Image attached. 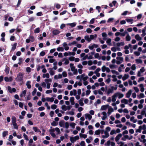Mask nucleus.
Here are the masks:
<instances>
[{"label": "nucleus", "mask_w": 146, "mask_h": 146, "mask_svg": "<svg viewBox=\"0 0 146 146\" xmlns=\"http://www.w3.org/2000/svg\"><path fill=\"white\" fill-rule=\"evenodd\" d=\"M16 80L17 82H22L23 84V74L21 72L19 73L16 78Z\"/></svg>", "instance_id": "nucleus-1"}, {"label": "nucleus", "mask_w": 146, "mask_h": 146, "mask_svg": "<svg viewBox=\"0 0 146 146\" xmlns=\"http://www.w3.org/2000/svg\"><path fill=\"white\" fill-rule=\"evenodd\" d=\"M79 139V137L78 135H77L74 137H70V140L72 143H73L74 142L76 141L77 140Z\"/></svg>", "instance_id": "nucleus-2"}, {"label": "nucleus", "mask_w": 146, "mask_h": 146, "mask_svg": "<svg viewBox=\"0 0 146 146\" xmlns=\"http://www.w3.org/2000/svg\"><path fill=\"white\" fill-rule=\"evenodd\" d=\"M45 81L46 82V83L47 84L46 85V88L47 89H49L50 88V83H49L48 82H51L52 81V80L51 79H46L45 80Z\"/></svg>", "instance_id": "nucleus-3"}, {"label": "nucleus", "mask_w": 146, "mask_h": 146, "mask_svg": "<svg viewBox=\"0 0 146 146\" xmlns=\"http://www.w3.org/2000/svg\"><path fill=\"white\" fill-rule=\"evenodd\" d=\"M109 105L107 104L102 106L101 108V110H105L109 107Z\"/></svg>", "instance_id": "nucleus-4"}, {"label": "nucleus", "mask_w": 146, "mask_h": 146, "mask_svg": "<svg viewBox=\"0 0 146 146\" xmlns=\"http://www.w3.org/2000/svg\"><path fill=\"white\" fill-rule=\"evenodd\" d=\"M12 78L10 77L9 78L8 77H5L4 78V80L6 82H11L13 80Z\"/></svg>", "instance_id": "nucleus-5"}, {"label": "nucleus", "mask_w": 146, "mask_h": 146, "mask_svg": "<svg viewBox=\"0 0 146 146\" xmlns=\"http://www.w3.org/2000/svg\"><path fill=\"white\" fill-rule=\"evenodd\" d=\"M85 76L84 74H81L80 75V76L81 78H82V80L84 81H86V80L88 78V76H86L85 77L84 76Z\"/></svg>", "instance_id": "nucleus-6"}, {"label": "nucleus", "mask_w": 146, "mask_h": 146, "mask_svg": "<svg viewBox=\"0 0 146 146\" xmlns=\"http://www.w3.org/2000/svg\"><path fill=\"white\" fill-rule=\"evenodd\" d=\"M116 96H117V97L118 96L119 99H120L123 96V95L119 92H117L115 93Z\"/></svg>", "instance_id": "nucleus-7"}, {"label": "nucleus", "mask_w": 146, "mask_h": 146, "mask_svg": "<svg viewBox=\"0 0 146 146\" xmlns=\"http://www.w3.org/2000/svg\"><path fill=\"white\" fill-rule=\"evenodd\" d=\"M60 33V31L57 29L54 30L52 31V33L54 35H57L59 34Z\"/></svg>", "instance_id": "nucleus-8"}, {"label": "nucleus", "mask_w": 146, "mask_h": 146, "mask_svg": "<svg viewBox=\"0 0 146 146\" xmlns=\"http://www.w3.org/2000/svg\"><path fill=\"white\" fill-rule=\"evenodd\" d=\"M113 109L112 107L110 106L108 110V115H110L112 112L113 111Z\"/></svg>", "instance_id": "nucleus-9"}, {"label": "nucleus", "mask_w": 146, "mask_h": 146, "mask_svg": "<svg viewBox=\"0 0 146 146\" xmlns=\"http://www.w3.org/2000/svg\"><path fill=\"white\" fill-rule=\"evenodd\" d=\"M85 117L86 119H87L88 118L89 120H91L92 117V116L88 113L85 114Z\"/></svg>", "instance_id": "nucleus-10"}, {"label": "nucleus", "mask_w": 146, "mask_h": 146, "mask_svg": "<svg viewBox=\"0 0 146 146\" xmlns=\"http://www.w3.org/2000/svg\"><path fill=\"white\" fill-rule=\"evenodd\" d=\"M122 134L121 133L118 134L115 138V140L116 142H117L119 139L121 137Z\"/></svg>", "instance_id": "nucleus-11"}, {"label": "nucleus", "mask_w": 146, "mask_h": 146, "mask_svg": "<svg viewBox=\"0 0 146 146\" xmlns=\"http://www.w3.org/2000/svg\"><path fill=\"white\" fill-rule=\"evenodd\" d=\"M70 101L71 102V104L73 105L75 104L74 98V97H71L70 98Z\"/></svg>", "instance_id": "nucleus-12"}, {"label": "nucleus", "mask_w": 146, "mask_h": 146, "mask_svg": "<svg viewBox=\"0 0 146 146\" xmlns=\"http://www.w3.org/2000/svg\"><path fill=\"white\" fill-rule=\"evenodd\" d=\"M27 93V90H25L24 91H23L21 93V94L20 95V96L21 98H22L23 97V96H25V95Z\"/></svg>", "instance_id": "nucleus-13"}, {"label": "nucleus", "mask_w": 146, "mask_h": 146, "mask_svg": "<svg viewBox=\"0 0 146 146\" xmlns=\"http://www.w3.org/2000/svg\"><path fill=\"white\" fill-rule=\"evenodd\" d=\"M59 125L61 127H64V120L60 121L59 122Z\"/></svg>", "instance_id": "nucleus-14"}, {"label": "nucleus", "mask_w": 146, "mask_h": 146, "mask_svg": "<svg viewBox=\"0 0 146 146\" xmlns=\"http://www.w3.org/2000/svg\"><path fill=\"white\" fill-rule=\"evenodd\" d=\"M54 98L53 97L49 98L47 97L46 98V100L47 101L52 102L54 100Z\"/></svg>", "instance_id": "nucleus-15"}, {"label": "nucleus", "mask_w": 146, "mask_h": 146, "mask_svg": "<svg viewBox=\"0 0 146 146\" xmlns=\"http://www.w3.org/2000/svg\"><path fill=\"white\" fill-rule=\"evenodd\" d=\"M31 82L30 81H28L26 83V85L27 86L28 89H30L31 88Z\"/></svg>", "instance_id": "nucleus-16"}, {"label": "nucleus", "mask_w": 146, "mask_h": 146, "mask_svg": "<svg viewBox=\"0 0 146 146\" xmlns=\"http://www.w3.org/2000/svg\"><path fill=\"white\" fill-rule=\"evenodd\" d=\"M135 38L138 41L141 40L142 39L141 37H140L139 35L138 34H137L135 35Z\"/></svg>", "instance_id": "nucleus-17"}, {"label": "nucleus", "mask_w": 146, "mask_h": 146, "mask_svg": "<svg viewBox=\"0 0 146 146\" xmlns=\"http://www.w3.org/2000/svg\"><path fill=\"white\" fill-rule=\"evenodd\" d=\"M102 35L103 37V39L104 40H106V37H107V35L106 33L104 32L102 33Z\"/></svg>", "instance_id": "nucleus-18"}, {"label": "nucleus", "mask_w": 146, "mask_h": 146, "mask_svg": "<svg viewBox=\"0 0 146 146\" xmlns=\"http://www.w3.org/2000/svg\"><path fill=\"white\" fill-rule=\"evenodd\" d=\"M33 130L36 132H39L40 133L41 131L40 130L38 129V128L37 127H33Z\"/></svg>", "instance_id": "nucleus-19"}, {"label": "nucleus", "mask_w": 146, "mask_h": 146, "mask_svg": "<svg viewBox=\"0 0 146 146\" xmlns=\"http://www.w3.org/2000/svg\"><path fill=\"white\" fill-rule=\"evenodd\" d=\"M79 135L81 138H84V139H85L87 137V135L86 134H82L81 133H80Z\"/></svg>", "instance_id": "nucleus-20"}, {"label": "nucleus", "mask_w": 146, "mask_h": 146, "mask_svg": "<svg viewBox=\"0 0 146 146\" xmlns=\"http://www.w3.org/2000/svg\"><path fill=\"white\" fill-rule=\"evenodd\" d=\"M139 87L141 88L140 91L142 92H143L144 91V88L143 87V84H140L139 85Z\"/></svg>", "instance_id": "nucleus-21"}, {"label": "nucleus", "mask_w": 146, "mask_h": 146, "mask_svg": "<svg viewBox=\"0 0 146 146\" xmlns=\"http://www.w3.org/2000/svg\"><path fill=\"white\" fill-rule=\"evenodd\" d=\"M17 45V43H15L13 44L11 48V50L12 51H14L15 50L16 48Z\"/></svg>", "instance_id": "nucleus-22"}, {"label": "nucleus", "mask_w": 146, "mask_h": 146, "mask_svg": "<svg viewBox=\"0 0 146 146\" xmlns=\"http://www.w3.org/2000/svg\"><path fill=\"white\" fill-rule=\"evenodd\" d=\"M66 25H69L70 26H71L72 27H74L76 26V23H68Z\"/></svg>", "instance_id": "nucleus-23"}, {"label": "nucleus", "mask_w": 146, "mask_h": 146, "mask_svg": "<svg viewBox=\"0 0 146 146\" xmlns=\"http://www.w3.org/2000/svg\"><path fill=\"white\" fill-rule=\"evenodd\" d=\"M122 103H124L125 104H128V100L125 99H123L121 100Z\"/></svg>", "instance_id": "nucleus-24"}, {"label": "nucleus", "mask_w": 146, "mask_h": 146, "mask_svg": "<svg viewBox=\"0 0 146 146\" xmlns=\"http://www.w3.org/2000/svg\"><path fill=\"white\" fill-rule=\"evenodd\" d=\"M52 68H49L50 70L49 71V73L50 75L51 76L53 75L54 74V71L52 70Z\"/></svg>", "instance_id": "nucleus-25"}, {"label": "nucleus", "mask_w": 146, "mask_h": 146, "mask_svg": "<svg viewBox=\"0 0 146 146\" xmlns=\"http://www.w3.org/2000/svg\"><path fill=\"white\" fill-rule=\"evenodd\" d=\"M130 121H132L134 123H136L137 121V119H135L134 117H132L130 118Z\"/></svg>", "instance_id": "nucleus-26"}, {"label": "nucleus", "mask_w": 146, "mask_h": 146, "mask_svg": "<svg viewBox=\"0 0 146 146\" xmlns=\"http://www.w3.org/2000/svg\"><path fill=\"white\" fill-rule=\"evenodd\" d=\"M85 39L89 42L91 41V40L88 35H86L84 37Z\"/></svg>", "instance_id": "nucleus-27"}, {"label": "nucleus", "mask_w": 146, "mask_h": 146, "mask_svg": "<svg viewBox=\"0 0 146 146\" xmlns=\"http://www.w3.org/2000/svg\"><path fill=\"white\" fill-rule=\"evenodd\" d=\"M9 68L8 66L6 67L5 69V72L7 74H8L9 73Z\"/></svg>", "instance_id": "nucleus-28"}, {"label": "nucleus", "mask_w": 146, "mask_h": 146, "mask_svg": "<svg viewBox=\"0 0 146 146\" xmlns=\"http://www.w3.org/2000/svg\"><path fill=\"white\" fill-rule=\"evenodd\" d=\"M117 97V96H116L115 94L112 96V101L113 102H114L116 101L115 98Z\"/></svg>", "instance_id": "nucleus-29"}, {"label": "nucleus", "mask_w": 146, "mask_h": 146, "mask_svg": "<svg viewBox=\"0 0 146 146\" xmlns=\"http://www.w3.org/2000/svg\"><path fill=\"white\" fill-rule=\"evenodd\" d=\"M65 60V61L64 64L66 65H67L68 64L69 62V60L67 59H66V58H64L63 59V60H62V61H63Z\"/></svg>", "instance_id": "nucleus-30"}, {"label": "nucleus", "mask_w": 146, "mask_h": 146, "mask_svg": "<svg viewBox=\"0 0 146 146\" xmlns=\"http://www.w3.org/2000/svg\"><path fill=\"white\" fill-rule=\"evenodd\" d=\"M50 76L49 74L48 73L44 74L43 75V78H45V77L47 78H49Z\"/></svg>", "instance_id": "nucleus-31"}, {"label": "nucleus", "mask_w": 146, "mask_h": 146, "mask_svg": "<svg viewBox=\"0 0 146 146\" xmlns=\"http://www.w3.org/2000/svg\"><path fill=\"white\" fill-rule=\"evenodd\" d=\"M141 126H140L139 127V129H137L136 131V133L139 132L141 133Z\"/></svg>", "instance_id": "nucleus-32"}, {"label": "nucleus", "mask_w": 146, "mask_h": 146, "mask_svg": "<svg viewBox=\"0 0 146 146\" xmlns=\"http://www.w3.org/2000/svg\"><path fill=\"white\" fill-rule=\"evenodd\" d=\"M8 132L7 131H5L3 132V137H5L7 135H8Z\"/></svg>", "instance_id": "nucleus-33"}, {"label": "nucleus", "mask_w": 146, "mask_h": 146, "mask_svg": "<svg viewBox=\"0 0 146 146\" xmlns=\"http://www.w3.org/2000/svg\"><path fill=\"white\" fill-rule=\"evenodd\" d=\"M124 45V43L123 42H118L117 44V46L118 47H119L121 46H123Z\"/></svg>", "instance_id": "nucleus-34"}, {"label": "nucleus", "mask_w": 146, "mask_h": 146, "mask_svg": "<svg viewBox=\"0 0 146 146\" xmlns=\"http://www.w3.org/2000/svg\"><path fill=\"white\" fill-rule=\"evenodd\" d=\"M57 50L58 51H64V48L63 47H59L57 48Z\"/></svg>", "instance_id": "nucleus-35"}, {"label": "nucleus", "mask_w": 146, "mask_h": 146, "mask_svg": "<svg viewBox=\"0 0 146 146\" xmlns=\"http://www.w3.org/2000/svg\"><path fill=\"white\" fill-rule=\"evenodd\" d=\"M128 78V74H126L125 75V76L122 77V80L123 81H125Z\"/></svg>", "instance_id": "nucleus-36"}, {"label": "nucleus", "mask_w": 146, "mask_h": 146, "mask_svg": "<svg viewBox=\"0 0 146 146\" xmlns=\"http://www.w3.org/2000/svg\"><path fill=\"white\" fill-rule=\"evenodd\" d=\"M40 29L39 28H37L35 29L34 30V33H38L40 32Z\"/></svg>", "instance_id": "nucleus-37"}, {"label": "nucleus", "mask_w": 146, "mask_h": 146, "mask_svg": "<svg viewBox=\"0 0 146 146\" xmlns=\"http://www.w3.org/2000/svg\"><path fill=\"white\" fill-rule=\"evenodd\" d=\"M100 133V129L96 130L95 132V134L96 135H98Z\"/></svg>", "instance_id": "nucleus-38"}, {"label": "nucleus", "mask_w": 146, "mask_h": 146, "mask_svg": "<svg viewBox=\"0 0 146 146\" xmlns=\"http://www.w3.org/2000/svg\"><path fill=\"white\" fill-rule=\"evenodd\" d=\"M113 92L112 91V90H111V89L109 88L107 91V93L108 95H109L111 93H113Z\"/></svg>", "instance_id": "nucleus-39"}, {"label": "nucleus", "mask_w": 146, "mask_h": 146, "mask_svg": "<svg viewBox=\"0 0 146 146\" xmlns=\"http://www.w3.org/2000/svg\"><path fill=\"white\" fill-rule=\"evenodd\" d=\"M16 119L15 117H13L12 118V124L16 123Z\"/></svg>", "instance_id": "nucleus-40"}, {"label": "nucleus", "mask_w": 146, "mask_h": 146, "mask_svg": "<svg viewBox=\"0 0 146 146\" xmlns=\"http://www.w3.org/2000/svg\"><path fill=\"white\" fill-rule=\"evenodd\" d=\"M61 108L64 111H66L67 110V106L65 105H63L62 106Z\"/></svg>", "instance_id": "nucleus-41"}, {"label": "nucleus", "mask_w": 146, "mask_h": 146, "mask_svg": "<svg viewBox=\"0 0 146 146\" xmlns=\"http://www.w3.org/2000/svg\"><path fill=\"white\" fill-rule=\"evenodd\" d=\"M29 38L30 39L31 42H33L34 41L35 38L34 37L32 36H30L29 37Z\"/></svg>", "instance_id": "nucleus-42"}, {"label": "nucleus", "mask_w": 146, "mask_h": 146, "mask_svg": "<svg viewBox=\"0 0 146 146\" xmlns=\"http://www.w3.org/2000/svg\"><path fill=\"white\" fill-rule=\"evenodd\" d=\"M124 49H125V54H128V45H126L124 47Z\"/></svg>", "instance_id": "nucleus-43"}, {"label": "nucleus", "mask_w": 146, "mask_h": 146, "mask_svg": "<svg viewBox=\"0 0 146 146\" xmlns=\"http://www.w3.org/2000/svg\"><path fill=\"white\" fill-rule=\"evenodd\" d=\"M111 39L109 38L107 40L106 42L108 45H111Z\"/></svg>", "instance_id": "nucleus-44"}, {"label": "nucleus", "mask_w": 146, "mask_h": 146, "mask_svg": "<svg viewBox=\"0 0 146 146\" xmlns=\"http://www.w3.org/2000/svg\"><path fill=\"white\" fill-rule=\"evenodd\" d=\"M112 78H113L112 81L113 82H116L117 81V79L116 78V76L115 75H113L112 76Z\"/></svg>", "instance_id": "nucleus-45"}, {"label": "nucleus", "mask_w": 146, "mask_h": 146, "mask_svg": "<svg viewBox=\"0 0 146 146\" xmlns=\"http://www.w3.org/2000/svg\"><path fill=\"white\" fill-rule=\"evenodd\" d=\"M142 34L141 35L142 36H144L146 35V33L145 32V30L144 29H143L142 30Z\"/></svg>", "instance_id": "nucleus-46"}, {"label": "nucleus", "mask_w": 146, "mask_h": 146, "mask_svg": "<svg viewBox=\"0 0 146 146\" xmlns=\"http://www.w3.org/2000/svg\"><path fill=\"white\" fill-rule=\"evenodd\" d=\"M136 61L137 63L141 64L142 63V60L140 59H137L136 60Z\"/></svg>", "instance_id": "nucleus-47"}, {"label": "nucleus", "mask_w": 146, "mask_h": 146, "mask_svg": "<svg viewBox=\"0 0 146 146\" xmlns=\"http://www.w3.org/2000/svg\"><path fill=\"white\" fill-rule=\"evenodd\" d=\"M116 59L120 61L121 62L123 61V58L122 57H117Z\"/></svg>", "instance_id": "nucleus-48"}, {"label": "nucleus", "mask_w": 146, "mask_h": 146, "mask_svg": "<svg viewBox=\"0 0 146 146\" xmlns=\"http://www.w3.org/2000/svg\"><path fill=\"white\" fill-rule=\"evenodd\" d=\"M76 124L74 123H72L70 124V126L73 129L75 127V126Z\"/></svg>", "instance_id": "nucleus-49"}, {"label": "nucleus", "mask_w": 146, "mask_h": 146, "mask_svg": "<svg viewBox=\"0 0 146 146\" xmlns=\"http://www.w3.org/2000/svg\"><path fill=\"white\" fill-rule=\"evenodd\" d=\"M86 31L88 33H91L92 32V30L90 28H88L87 29Z\"/></svg>", "instance_id": "nucleus-50"}, {"label": "nucleus", "mask_w": 146, "mask_h": 146, "mask_svg": "<svg viewBox=\"0 0 146 146\" xmlns=\"http://www.w3.org/2000/svg\"><path fill=\"white\" fill-rule=\"evenodd\" d=\"M144 97V95L143 93H141L138 96V97L139 99L143 98Z\"/></svg>", "instance_id": "nucleus-51"}, {"label": "nucleus", "mask_w": 146, "mask_h": 146, "mask_svg": "<svg viewBox=\"0 0 146 146\" xmlns=\"http://www.w3.org/2000/svg\"><path fill=\"white\" fill-rule=\"evenodd\" d=\"M127 33H128L126 31H125L123 33H121L120 35L121 36H125V35Z\"/></svg>", "instance_id": "nucleus-52"}, {"label": "nucleus", "mask_w": 146, "mask_h": 146, "mask_svg": "<svg viewBox=\"0 0 146 146\" xmlns=\"http://www.w3.org/2000/svg\"><path fill=\"white\" fill-rule=\"evenodd\" d=\"M128 139V135H125L124 136V137H122L121 139L123 141H125L126 139Z\"/></svg>", "instance_id": "nucleus-53"}, {"label": "nucleus", "mask_w": 146, "mask_h": 146, "mask_svg": "<svg viewBox=\"0 0 146 146\" xmlns=\"http://www.w3.org/2000/svg\"><path fill=\"white\" fill-rule=\"evenodd\" d=\"M57 107V106L55 104H53L51 106V108L53 110L55 109Z\"/></svg>", "instance_id": "nucleus-54"}, {"label": "nucleus", "mask_w": 146, "mask_h": 146, "mask_svg": "<svg viewBox=\"0 0 146 146\" xmlns=\"http://www.w3.org/2000/svg\"><path fill=\"white\" fill-rule=\"evenodd\" d=\"M23 136L25 140L27 141L29 140V139L28 138L27 135L25 134V133H23Z\"/></svg>", "instance_id": "nucleus-55"}, {"label": "nucleus", "mask_w": 146, "mask_h": 146, "mask_svg": "<svg viewBox=\"0 0 146 146\" xmlns=\"http://www.w3.org/2000/svg\"><path fill=\"white\" fill-rule=\"evenodd\" d=\"M36 89L35 88L34 90L33 91V92H32V95L33 96H34L35 95V94L36 92Z\"/></svg>", "instance_id": "nucleus-56"}, {"label": "nucleus", "mask_w": 146, "mask_h": 146, "mask_svg": "<svg viewBox=\"0 0 146 146\" xmlns=\"http://www.w3.org/2000/svg\"><path fill=\"white\" fill-rule=\"evenodd\" d=\"M62 74L63 76L64 77H66L67 76V74L66 72L65 71L63 72L62 73Z\"/></svg>", "instance_id": "nucleus-57"}, {"label": "nucleus", "mask_w": 146, "mask_h": 146, "mask_svg": "<svg viewBox=\"0 0 146 146\" xmlns=\"http://www.w3.org/2000/svg\"><path fill=\"white\" fill-rule=\"evenodd\" d=\"M14 126V128L16 129H18V127L16 123L12 124Z\"/></svg>", "instance_id": "nucleus-58"}, {"label": "nucleus", "mask_w": 146, "mask_h": 146, "mask_svg": "<svg viewBox=\"0 0 146 146\" xmlns=\"http://www.w3.org/2000/svg\"><path fill=\"white\" fill-rule=\"evenodd\" d=\"M57 123L55 121H53L51 123V125L53 126H55L57 125Z\"/></svg>", "instance_id": "nucleus-59"}, {"label": "nucleus", "mask_w": 146, "mask_h": 146, "mask_svg": "<svg viewBox=\"0 0 146 146\" xmlns=\"http://www.w3.org/2000/svg\"><path fill=\"white\" fill-rule=\"evenodd\" d=\"M134 54L136 56H138L140 55V53L138 51H135L134 52Z\"/></svg>", "instance_id": "nucleus-60"}, {"label": "nucleus", "mask_w": 146, "mask_h": 146, "mask_svg": "<svg viewBox=\"0 0 146 146\" xmlns=\"http://www.w3.org/2000/svg\"><path fill=\"white\" fill-rule=\"evenodd\" d=\"M75 59V57L74 56H71L69 58V60L71 61H74Z\"/></svg>", "instance_id": "nucleus-61"}, {"label": "nucleus", "mask_w": 146, "mask_h": 146, "mask_svg": "<svg viewBox=\"0 0 146 146\" xmlns=\"http://www.w3.org/2000/svg\"><path fill=\"white\" fill-rule=\"evenodd\" d=\"M69 123L67 122H66L65 123V127L66 129H68L69 127Z\"/></svg>", "instance_id": "nucleus-62"}, {"label": "nucleus", "mask_w": 146, "mask_h": 146, "mask_svg": "<svg viewBox=\"0 0 146 146\" xmlns=\"http://www.w3.org/2000/svg\"><path fill=\"white\" fill-rule=\"evenodd\" d=\"M106 69V67L105 66H103L102 68V70L103 72H105Z\"/></svg>", "instance_id": "nucleus-63"}, {"label": "nucleus", "mask_w": 146, "mask_h": 146, "mask_svg": "<svg viewBox=\"0 0 146 146\" xmlns=\"http://www.w3.org/2000/svg\"><path fill=\"white\" fill-rule=\"evenodd\" d=\"M80 145L81 146H85V143L84 141H82L81 142Z\"/></svg>", "instance_id": "nucleus-64"}]
</instances>
